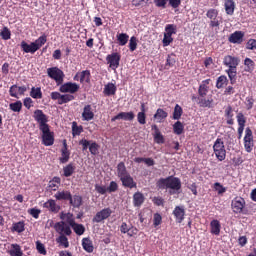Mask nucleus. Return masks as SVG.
Instances as JSON below:
<instances>
[{"label":"nucleus","mask_w":256,"mask_h":256,"mask_svg":"<svg viewBox=\"0 0 256 256\" xmlns=\"http://www.w3.org/2000/svg\"><path fill=\"white\" fill-rule=\"evenodd\" d=\"M156 187L158 189H165L166 191L169 190L170 195H175L181 191V179L174 176L160 178L156 183Z\"/></svg>","instance_id":"nucleus-1"},{"label":"nucleus","mask_w":256,"mask_h":256,"mask_svg":"<svg viewBox=\"0 0 256 256\" xmlns=\"http://www.w3.org/2000/svg\"><path fill=\"white\" fill-rule=\"evenodd\" d=\"M223 63L226 67H229L226 72L228 73L231 85H235L237 81V66L239 65V58L228 55L224 57Z\"/></svg>","instance_id":"nucleus-2"},{"label":"nucleus","mask_w":256,"mask_h":256,"mask_svg":"<svg viewBox=\"0 0 256 256\" xmlns=\"http://www.w3.org/2000/svg\"><path fill=\"white\" fill-rule=\"evenodd\" d=\"M213 151L219 161H225V157H227V151L225 150V143L222 139H216L213 145Z\"/></svg>","instance_id":"nucleus-3"},{"label":"nucleus","mask_w":256,"mask_h":256,"mask_svg":"<svg viewBox=\"0 0 256 256\" xmlns=\"http://www.w3.org/2000/svg\"><path fill=\"white\" fill-rule=\"evenodd\" d=\"M47 74L51 79H54V81H56L57 85H61L63 83L65 74L61 69L57 67L48 68Z\"/></svg>","instance_id":"nucleus-4"},{"label":"nucleus","mask_w":256,"mask_h":256,"mask_svg":"<svg viewBox=\"0 0 256 256\" xmlns=\"http://www.w3.org/2000/svg\"><path fill=\"white\" fill-rule=\"evenodd\" d=\"M42 131V143L45 147H51L53 143H55V137L53 136V132L49 129V126L46 128H41Z\"/></svg>","instance_id":"nucleus-5"},{"label":"nucleus","mask_w":256,"mask_h":256,"mask_svg":"<svg viewBox=\"0 0 256 256\" xmlns=\"http://www.w3.org/2000/svg\"><path fill=\"white\" fill-rule=\"evenodd\" d=\"M112 214L113 210H111V208H104L96 213V215L92 218V222L103 223V221L109 219Z\"/></svg>","instance_id":"nucleus-6"},{"label":"nucleus","mask_w":256,"mask_h":256,"mask_svg":"<svg viewBox=\"0 0 256 256\" xmlns=\"http://www.w3.org/2000/svg\"><path fill=\"white\" fill-rule=\"evenodd\" d=\"M34 119L37 121L39 129H45L49 127V124H47V115L43 113V110H36L34 112Z\"/></svg>","instance_id":"nucleus-7"},{"label":"nucleus","mask_w":256,"mask_h":256,"mask_svg":"<svg viewBox=\"0 0 256 256\" xmlns=\"http://www.w3.org/2000/svg\"><path fill=\"white\" fill-rule=\"evenodd\" d=\"M54 229L56 231V233H59V235H71V233H73L71 231V226H69V224L65 223V221H60L57 222L54 225Z\"/></svg>","instance_id":"nucleus-8"},{"label":"nucleus","mask_w":256,"mask_h":256,"mask_svg":"<svg viewBox=\"0 0 256 256\" xmlns=\"http://www.w3.org/2000/svg\"><path fill=\"white\" fill-rule=\"evenodd\" d=\"M106 61L110 67V69H117L119 67V62L121 61V54L114 52L106 57Z\"/></svg>","instance_id":"nucleus-9"},{"label":"nucleus","mask_w":256,"mask_h":256,"mask_svg":"<svg viewBox=\"0 0 256 256\" xmlns=\"http://www.w3.org/2000/svg\"><path fill=\"white\" fill-rule=\"evenodd\" d=\"M231 207L234 213H243V209H245V199L235 197L231 202Z\"/></svg>","instance_id":"nucleus-10"},{"label":"nucleus","mask_w":256,"mask_h":256,"mask_svg":"<svg viewBox=\"0 0 256 256\" xmlns=\"http://www.w3.org/2000/svg\"><path fill=\"white\" fill-rule=\"evenodd\" d=\"M77 91H79V85L77 83L67 82L60 86L61 93H71V95H73V93H77Z\"/></svg>","instance_id":"nucleus-11"},{"label":"nucleus","mask_w":256,"mask_h":256,"mask_svg":"<svg viewBox=\"0 0 256 256\" xmlns=\"http://www.w3.org/2000/svg\"><path fill=\"white\" fill-rule=\"evenodd\" d=\"M120 181L123 187H127L128 189H136L137 187V182H135V180L131 177V174L123 176L120 178Z\"/></svg>","instance_id":"nucleus-12"},{"label":"nucleus","mask_w":256,"mask_h":256,"mask_svg":"<svg viewBox=\"0 0 256 256\" xmlns=\"http://www.w3.org/2000/svg\"><path fill=\"white\" fill-rule=\"evenodd\" d=\"M122 119V121H133L135 119V113L133 112H120L118 115L114 116L111 121L115 122Z\"/></svg>","instance_id":"nucleus-13"},{"label":"nucleus","mask_w":256,"mask_h":256,"mask_svg":"<svg viewBox=\"0 0 256 256\" xmlns=\"http://www.w3.org/2000/svg\"><path fill=\"white\" fill-rule=\"evenodd\" d=\"M197 104L199 107L211 109V107H213V98H205V96L198 97Z\"/></svg>","instance_id":"nucleus-14"},{"label":"nucleus","mask_w":256,"mask_h":256,"mask_svg":"<svg viewBox=\"0 0 256 256\" xmlns=\"http://www.w3.org/2000/svg\"><path fill=\"white\" fill-rule=\"evenodd\" d=\"M173 215L175 216L177 223H183V219H185V208L176 206Z\"/></svg>","instance_id":"nucleus-15"},{"label":"nucleus","mask_w":256,"mask_h":256,"mask_svg":"<svg viewBox=\"0 0 256 256\" xmlns=\"http://www.w3.org/2000/svg\"><path fill=\"white\" fill-rule=\"evenodd\" d=\"M70 156L71 152H69V149H67V140H64L63 148L61 149L60 163H67Z\"/></svg>","instance_id":"nucleus-16"},{"label":"nucleus","mask_w":256,"mask_h":256,"mask_svg":"<svg viewBox=\"0 0 256 256\" xmlns=\"http://www.w3.org/2000/svg\"><path fill=\"white\" fill-rule=\"evenodd\" d=\"M95 117L91 105H86L82 112L83 121H91Z\"/></svg>","instance_id":"nucleus-17"},{"label":"nucleus","mask_w":256,"mask_h":256,"mask_svg":"<svg viewBox=\"0 0 256 256\" xmlns=\"http://www.w3.org/2000/svg\"><path fill=\"white\" fill-rule=\"evenodd\" d=\"M243 37H245V34L243 32L236 31L230 35L229 42L241 44V43H243Z\"/></svg>","instance_id":"nucleus-18"},{"label":"nucleus","mask_w":256,"mask_h":256,"mask_svg":"<svg viewBox=\"0 0 256 256\" xmlns=\"http://www.w3.org/2000/svg\"><path fill=\"white\" fill-rule=\"evenodd\" d=\"M20 46L24 53H31V55L37 53V48L35 47V44H33V42L31 44H28L27 42L22 41Z\"/></svg>","instance_id":"nucleus-19"},{"label":"nucleus","mask_w":256,"mask_h":256,"mask_svg":"<svg viewBox=\"0 0 256 256\" xmlns=\"http://www.w3.org/2000/svg\"><path fill=\"white\" fill-rule=\"evenodd\" d=\"M44 207L46 209H49V211H51L52 213H58V211L61 209V207H59V205H57V203L53 199H50L47 202H45Z\"/></svg>","instance_id":"nucleus-20"},{"label":"nucleus","mask_w":256,"mask_h":256,"mask_svg":"<svg viewBox=\"0 0 256 256\" xmlns=\"http://www.w3.org/2000/svg\"><path fill=\"white\" fill-rule=\"evenodd\" d=\"M142 203H145V196L141 192H136L133 195L134 207H141Z\"/></svg>","instance_id":"nucleus-21"},{"label":"nucleus","mask_w":256,"mask_h":256,"mask_svg":"<svg viewBox=\"0 0 256 256\" xmlns=\"http://www.w3.org/2000/svg\"><path fill=\"white\" fill-rule=\"evenodd\" d=\"M54 197H55V199H57V201H70L71 192H69V191H58L54 195Z\"/></svg>","instance_id":"nucleus-22"},{"label":"nucleus","mask_w":256,"mask_h":256,"mask_svg":"<svg viewBox=\"0 0 256 256\" xmlns=\"http://www.w3.org/2000/svg\"><path fill=\"white\" fill-rule=\"evenodd\" d=\"M69 201L70 205H72V207H75L76 209H79V207L83 205V197H81L80 195H71Z\"/></svg>","instance_id":"nucleus-23"},{"label":"nucleus","mask_w":256,"mask_h":256,"mask_svg":"<svg viewBox=\"0 0 256 256\" xmlns=\"http://www.w3.org/2000/svg\"><path fill=\"white\" fill-rule=\"evenodd\" d=\"M117 175L119 179H122V177H126L127 175H129V171H127V167L125 166L124 162H120L117 165Z\"/></svg>","instance_id":"nucleus-24"},{"label":"nucleus","mask_w":256,"mask_h":256,"mask_svg":"<svg viewBox=\"0 0 256 256\" xmlns=\"http://www.w3.org/2000/svg\"><path fill=\"white\" fill-rule=\"evenodd\" d=\"M212 235H219L221 233V223L219 220H212L210 223Z\"/></svg>","instance_id":"nucleus-25"},{"label":"nucleus","mask_w":256,"mask_h":256,"mask_svg":"<svg viewBox=\"0 0 256 256\" xmlns=\"http://www.w3.org/2000/svg\"><path fill=\"white\" fill-rule=\"evenodd\" d=\"M60 219H62V221H64V223H66L67 225H69V227H72V225L75 224V218H73V214L71 213H62L60 216Z\"/></svg>","instance_id":"nucleus-26"},{"label":"nucleus","mask_w":256,"mask_h":256,"mask_svg":"<svg viewBox=\"0 0 256 256\" xmlns=\"http://www.w3.org/2000/svg\"><path fill=\"white\" fill-rule=\"evenodd\" d=\"M224 7L227 15H233L235 13V1L226 0Z\"/></svg>","instance_id":"nucleus-27"},{"label":"nucleus","mask_w":256,"mask_h":256,"mask_svg":"<svg viewBox=\"0 0 256 256\" xmlns=\"http://www.w3.org/2000/svg\"><path fill=\"white\" fill-rule=\"evenodd\" d=\"M82 247L87 253H93V242L89 238H83Z\"/></svg>","instance_id":"nucleus-28"},{"label":"nucleus","mask_w":256,"mask_h":256,"mask_svg":"<svg viewBox=\"0 0 256 256\" xmlns=\"http://www.w3.org/2000/svg\"><path fill=\"white\" fill-rule=\"evenodd\" d=\"M59 185H61V178L54 177L49 183L48 188L51 191H57L59 189Z\"/></svg>","instance_id":"nucleus-29"},{"label":"nucleus","mask_w":256,"mask_h":256,"mask_svg":"<svg viewBox=\"0 0 256 256\" xmlns=\"http://www.w3.org/2000/svg\"><path fill=\"white\" fill-rule=\"evenodd\" d=\"M233 108L231 106H228L225 109V117L227 119V124L228 125H233V123H235V121L233 120Z\"/></svg>","instance_id":"nucleus-30"},{"label":"nucleus","mask_w":256,"mask_h":256,"mask_svg":"<svg viewBox=\"0 0 256 256\" xmlns=\"http://www.w3.org/2000/svg\"><path fill=\"white\" fill-rule=\"evenodd\" d=\"M167 117V112L161 108L157 109L156 113L154 114V119H157L158 123H161V121H163V119H167Z\"/></svg>","instance_id":"nucleus-31"},{"label":"nucleus","mask_w":256,"mask_h":256,"mask_svg":"<svg viewBox=\"0 0 256 256\" xmlns=\"http://www.w3.org/2000/svg\"><path fill=\"white\" fill-rule=\"evenodd\" d=\"M116 91H117V87L113 83H108L104 87V93L108 96L115 95Z\"/></svg>","instance_id":"nucleus-32"},{"label":"nucleus","mask_w":256,"mask_h":256,"mask_svg":"<svg viewBox=\"0 0 256 256\" xmlns=\"http://www.w3.org/2000/svg\"><path fill=\"white\" fill-rule=\"evenodd\" d=\"M176 33H177V26L175 24H167L166 25L164 35L173 37V35H175Z\"/></svg>","instance_id":"nucleus-33"},{"label":"nucleus","mask_w":256,"mask_h":256,"mask_svg":"<svg viewBox=\"0 0 256 256\" xmlns=\"http://www.w3.org/2000/svg\"><path fill=\"white\" fill-rule=\"evenodd\" d=\"M34 44V47L36 48L37 51L40 50V48L42 47V45H44L45 43H47V36L43 35L40 36L38 39H36L34 42H32Z\"/></svg>","instance_id":"nucleus-34"},{"label":"nucleus","mask_w":256,"mask_h":256,"mask_svg":"<svg viewBox=\"0 0 256 256\" xmlns=\"http://www.w3.org/2000/svg\"><path fill=\"white\" fill-rule=\"evenodd\" d=\"M64 177H71L75 173V164L70 163L63 168Z\"/></svg>","instance_id":"nucleus-35"},{"label":"nucleus","mask_w":256,"mask_h":256,"mask_svg":"<svg viewBox=\"0 0 256 256\" xmlns=\"http://www.w3.org/2000/svg\"><path fill=\"white\" fill-rule=\"evenodd\" d=\"M91 81V72L84 70L80 73V83H89Z\"/></svg>","instance_id":"nucleus-36"},{"label":"nucleus","mask_w":256,"mask_h":256,"mask_svg":"<svg viewBox=\"0 0 256 256\" xmlns=\"http://www.w3.org/2000/svg\"><path fill=\"white\" fill-rule=\"evenodd\" d=\"M185 130V126H183V123L181 121H177L173 125V131L175 135H182L183 131Z\"/></svg>","instance_id":"nucleus-37"},{"label":"nucleus","mask_w":256,"mask_h":256,"mask_svg":"<svg viewBox=\"0 0 256 256\" xmlns=\"http://www.w3.org/2000/svg\"><path fill=\"white\" fill-rule=\"evenodd\" d=\"M30 97H32L33 99H43V93L41 92V89L39 87H32Z\"/></svg>","instance_id":"nucleus-38"},{"label":"nucleus","mask_w":256,"mask_h":256,"mask_svg":"<svg viewBox=\"0 0 256 256\" xmlns=\"http://www.w3.org/2000/svg\"><path fill=\"white\" fill-rule=\"evenodd\" d=\"M11 256H23V251H21V246L18 244H12V249L10 250Z\"/></svg>","instance_id":"nucleus-39"},{"label":"nucleus","mask_w":256,"mask_h":256,"mask_svg":"<svg viewBox=\"0 0 256 256\" xmlns=\"http://www.w3.org/2000/svg\"><path fill=\"white\" fill-rule=\"evenodd\" d=\"M71 227L76 235H83V233H85V226H83L82 224H77L76 222H74Z\"/></svg>","instance_id":"nucleus-40"},{"label":"nucleus","mask_w":256,"mask_h":256,"mask_svg":"<svg viewBox=\"0 0 256 256\" xmlns=\"http://www.w3.org/2000/svg\"><path fill=\"white\" fill-rule=\"evenodd\" d=\"M57 243H59V245H61L62 247H64L65 249H67V247H69V239L67 238V236L65 235H60L57 239H56Z\"/></svg>","instance_id":"nucleus-41"},{"label":"nucleus","mask_w":256,"mask_h":256,"mask_svg":"<svg viewBox=\"0 0 256 256\" xmlns=\"http://www.w3.org/2000/svg\"><path fill=\"white\" fill-rule=\"evenodd\" d=\"M181 115H183V108H181L179 104H176L173 112V119L179 121V119H181Z\"/></svg>","instance_id":"nucleus-42"},{"label":"nucleus","mask_w":256,"mask_h":256,"mask_svg":"<svg viewBox=\"0 0 256 256\" xmlns=\"http://www.w3.org/2000/svg\"><path fill=\"white\" fill-rule=\"evenodd\" d=\"M9 107H10L11 111H14V113H19L21 111V109L23 108V103H21V101H17L14 103H10Z\"/></svg>","instance_id":"nucleus-43"},{"label":"nucleus","mask_w":256,"mask_h":256,"mask_svg":"<svg viewBox=\"0 0 256 256\" xmlns=\"http://www.w3.org/2000/svg\"><path fill=\"white\" fill-rule=\"evenodd\" d=\"M117 39L119 41V45L123 47L127 45V42L129 41V35H127L126 33H121L117 35Z\"/></svg>","instance_id":"nucleus-44"},{"label":"nucleus","mask_w":256,"mask_h":256,"mask_svg":"<svg viewBox=\"0 0 256 256\" xmlns=\"http://www.w3.org/2000/svg\"><path fill=\"white\" fill-rule=\"evenodd\" d=\"M73 99H75V96L71 94L61 95L60 102L58 104L63 105L65 103H69V101H73Z\"/></svg>","instance_id":"nucleus-45"},{"label":"nucleus","mask_w":256,"mask_h":256,"mask_svg":"<svg viewBox=\"0 0 256 256\" xmlns=\"http://www.w3.org/2000/svg\"><path fill=\"white\" fill-rule=\"evenodd\" d=\"M12 231H16V233H23V231H25V223L23 222L14 223Z\"/></svg>","instance_id":"nucleus-46"},{"label":"nucleus","mask_w":256,"mask_h":256,"mask_svg":"<svg viewBox=\"0 0 256 256\" xmlns=\"http://www.w3.org/2000/svg\"><path fill=\"white\" fill-rule=\"evenodd\" d=\"M89 151L91 155H98L99 154V144L97 142H90Z\"/></svg>","instance_id":"nucleus-47"},{"label":"nucleus","mask_w":256,"mask_h":256,"mask_svg":"<svg viewBox=\"0 0 256 256\" xmlns=\"http://www.w3.org/2000/svg\"><path fill=\"white\" fill-rule=\"evenodd\" d=\"M209 93V86L200 85L198 89V97H207V94Z\"/></svg>","instance_id":"nucleus-48"},{"label":"nucleus","mask_w":256,"mask_h":256,"mask_svg":"<svg viewBox=\"0 0 256 256\" xmlns=\"http://www.w3.org/2000/svg\"><path fill=\"white\" fill-rule=\"evenodd\" d=\"M224 85H227V77L226 76L218 77L217 83H216L217 89H223Z\"/></svg>","instance_id":"nucleus-49"},{"label":"nucleus","mask_w":256,"mask_h":256,"mask_svg":"<svg viewBox=\"0 0 256 256\" xmlns=\"http://www.w3.org/2000/svg\"><path fill=\"white\" fill-rule=\"evenodd\" d=\"M36 249L40 255H47V249H45V245L41 241L36 242Z\"/></svg>","instance_id":"nucleus-50"},{"label":"nucleus","mask_w":256,"mask_h":256,"mask_svg":"<svg viewBox=\"0 0 256 256\" xmlns=\"http://www.w3.org/2000/svg\"><path fill=\"white\" fill-rule=\"evenodd\" d=\"M137 121L140 125H145L147 123V115L143 112L137 114Z\"/></svg>","instance_id":"nucleus-51"},{"label":"nucleus","mask_w":256,"mask_h":256,"mask_svg":"<svg viewBox=\"0 0 256 256\" xmlns=\"http://www.w3.org/2000/svg\"><path fill=\"white\" fill-rule=\"evenodd\" d=\"M245 133L244 142H253V131H251V128H246Z\"/></svg>","instance_id":"nucleus-52"},{"label":"nucleus","mask_w":256,"mask_h":256,"mask_svg":"<svg viewBox=\"0 0 256 256\" xmlns=\"http://www.w3.org/2000/svg\"><path fill=\"white\" fill-rule=\"evenodd\" d=\"M217 15H219V12L216 9H209L206 13V16L208 19H217Z\"/></svg>","instance_id":"nucleus-53"},{"label":"nucleus","mask_w":256,"mask_h":256,"mask_svg":"<svg viewBox=\"0 0 256 256\" xmlns=\"http://www.w3.org/2000/svg\"><path fill=\"white\" fill-rule=\"evenodd\" d=\"M106 189L108 193H115V191L119 189V185L117 184V182L111 181L109 187Z\"/></svg>","instance_id":"nucleus-54"},{"label":"nucleus","mask_w":256,"mask_h":256,"mask_svg":"<svg viewBox=\"0 0 256 256\" xmlns=\"http://www.w3.org/2000/svg\"><path fill=\"white\" fill-rule=\"evenodd\" d=\"M129 49H130V51H135V49H137V37L132 36L130 38Z\"/></svg>","instance_id":"nucleus-55"},{"label":"nucleus","mask_w":256,"mask_h":256,"mask_svg":"<svg viewBox=\"0 0 256 256\" xmlns=\"http://www.w3.org/2000/svg\"><path fill=\"white\" fill-rule=\"evenodd\" d=\"M154 5L160 9H166L167 8V0H153Z\"/></svg>","instance_id":"nucleus-56"},{"label":"nucleus","mask_w":256,"mask_h":256,"mask_svg":"<svg viewBox=\"0 0 256 256\" xmlns=\"http://www.w3.org/2000/svg\"><path fill=\"white\" fill-rule=\"evenodd\" d=\"M164 47H169L171 43H173V36H169L167 34H164V38L162 40Z\"/></svg>","instance_id":"nucleus-57"},{"label":"nucleus","mask_w":256,"mask_h":256,"mask_svg":"<svg viewBox=\"0 0 256 256\" xmlns=\"http://www.w3.org/2000/svg\"><path fill=\"white\" fill-rule=\"evenodd\" d=\"M79 145H82V151H87L91 145V140L82 139L79 141Z\"/></svg>","instance_id":"nucleus-58"},{"label":"nucleus","mask_w":256,"mask_h":256,"mask_svg":"<svg viewBox=\"0 0 256 256\" xmlns=\"http://www.w3.org/2000/svg\"><path fill=\"white\" fill-rule=\"evenodd\" d=\"M237 121H238L239 127H245V123H247V120L245 119V116L243 115V113H239L237 115Z\"/></svg>","instance_id":"nucleus-59"},{"label":"nucleus","mask_w":256,"mask_h":256,"mask_svg":"<svg viewBox=\"0 0 256 256\" xmlns=\"http://www.w3.org/2000/svg\"><path fill=\"white\" fill-rule=\"evenodd\" d=\"M154 141L155 143H158V144L165 143V139L163 138V135L161 134V132L156 131L154 135Z\"/></svg>","instance_id":"nucleus-60"},{"label":"nucleus","mask_w":256,"mask_h":256,"mask_svg":"<svg viewBox=\"0 0 256 256\" xmlns=\"http://www.w3.org/2000/svg\"><path fill=\"white\" fill-rule=\"evenodd\" d=\"M1 37H2V39H4V41L11 39V31H9V29H7V28H4L1 31Z\"/></svg>","instance_id":"nucleus-61"},{"label":"nucleus","mask_w":256,"mask_h":256,"mask_svg":"<svg viewBox=\"0 0 256 256\" xmlns=\"http://www.w3.org/2000/svg\"><path fill=\"white\" fill-rule=\"evenodd\" d=\"M246 49H249L250 51H255V49H256V40L255 39L248 40V42L246 44Z\"/></svg>","instance_id":"nucleus-62"},{"label":"nucleus","mask_w":256,"mask_h":256,"mask_svg":"<svg viewBox=\"0 0 256 256\" xmlns=\"http://www.w3.org/2000/svg\"><path fill=\"white\" fill-rule=\"evenodd\" d=\"M130 227H131V224H127L126 222H123L120 226V232L123 234L129 233Z\"/></svg>","instance_id":"nucleus-63"},{"label":"nucleus","mask_w":256,"mask_h":256,"mask_svg":"<svg viewBox=\"0 0 256 256\" xmlns=\"http://www.w3.org/2000/svg\"><path fill=\"white\" fill-rule=\"evenodd\" d=\"M163 221V218L159 213L154 214V227H159V224Z\"/></svg>","instance_id":"nucleus-64"}]
</instances>
